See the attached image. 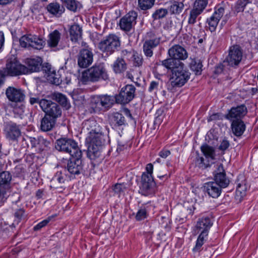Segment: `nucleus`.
Returning a JSON list of instances; mask_svg holds the SVG:
<instances>
[{
	"label": "nucleus",
	"mask_w": 258,
	"mask_h": 258,
	"mask_svg": "<svg viewBox=\"0 0 258 258\" xmlns=\"http://www.w3.org/2000/svg\"><path fill=\"white\" fill-rule=\"evenodd\" d=\"M12 175L8 171L0 172V198L7 199L12 188Z\"/></svg>",
	"instance_id": "nucleus-15"
},
{
	"label": "nucleus",
	"mask_w": 258,
	"mask_h": 258,
	"mask_svg": "<svg viewBox=\"0 0 258 258\" xmlns=\"http://www.w3.org/2000/svg\"><path fill=\"white\" fill-rule=\"evenodd\" d=\"M190 73L182 62L179 66L175 67L172 73L170 84L168 90L172 91L174 88L182 87L189 80Z\"/></svg>",
	"instance_id": "nucleus-4"
},
{
	"label": "nucleus",
	"mask_w": 258,
	"mask_h": 258,
	"mask_svg": "<svg viewBox=\"0 0 258 258\" xmlns=\"http://www.w3.org/2000/svg\"><path fill=\"white\" fill-rule=\"evenodd\" d=\"M6 95L10 101L15 102L24 101L25 97L23 90L13 87H9L6 89Z\"/></svg>",
	"instance_id": "nucleus-21"
},
{
	"label": "nucleus",
	"mask_w": 258,
	"mask_h": 258,
	"mask_svg": "<svg viewBox=\"0 0 258 258\" xmlns=\"http://www.w3.org/2000/svg\"><path fill=\"white\" fill-rule=\"evenodd\" d=\"M247 113L246 106L241 104L233 106L227 110L225 119L230 122V129L232 134L237 137L242 136L246 130V124L243 118Z\"/></svg>",
	"instance_id": "nucleus-1"
},
{
	"label": "nucleus",
	"mask_w": 258,
	"mask_h": 258,
	"mask_svg": "<svg viewBox=\"0 0 258 258\" xmlns=\"http://www.w3.org/2000/svg\"><path fill=\"white\" fill-rule=\"evenodd\" d=\"M41 68L42 71L45 72L47 75H49L53 71H51V65L48 63H44L43 64H41Z\"/></svg>",
	"instance_id": "nucleus-63"
},
{
	"label": "nucleus",
	"mask_w": 258,
	"mask_h": 258,
	"mask_svg": "<svg viewBox=\"0 0 258 258\" xmlns=\"http://www.w3.org/2000/svg\"><path fill=\"white\" fill-rule=\"evenodd\" d=\"M125 58L121 55V57H117L114 62L111 64L113 72L116 74H123L127 68V63L125 61Z\"/></svg>",
	"instance_id": "nucleus-26"
},
{
	"label": "nucleus",
	"mask_w": 258,
	"mask_h": 258,
	"mask_svg": "<svg viewBox=\"0 0 258 258\" xmlns=\"http://www.w3.org/2000/svg\"><path fill=\"white\" fill-rule=\"evenodd\" d=\"M104 135L89 134L86 141L89 145L87 151V157L92 161L100 162L103 159L101 150L105 145V140Z\"/></svg>",
	"instance_id": "nucleus-2"
},
{
	"label": "nucleus",
	"mask_w": 258,
	"mask_h": 258,
	"mask_svg": "<svg viewBox=\"0 0 258 258\" xmlns=\"http://www.w3.org/2000/svg\"><path fill=\"white\" fill-rule=\"evenodd\" d=\"M46 79L50 83L55 85H60L63 81L62 78L58 72L56 73L54 71L46 76Z\"/></svg>",
	"instance_id": "nucleus-38"
},
{
	"label": "nucleus",
	"mask_w": 258,
	"mask_h": 258,
	"mask_svg": "<svg viewBox=\"0 0 258 258\" xmlns=\"http://www.w3.org/2000/svg\"><path fill=\"white\" fill-rule=\"evenodd\" d=\"M208 4V0H196L193 4L192 10L202 14Z\"/></svg>",
	"instance_id": "nucleus-43"
},
{
	"label": "nucleus",
	"mask_w": 258,
	"mask_h": 258,
	"mask_svg": "<svg viewBox=\"0 0 258 258\" xmlns=\"http://www.w3.org/2000/svg\"><path fill=\"white\" fill-rule=\"evenodd\" d=\"M251 1L252 0H238L235 6V11L237 13L243 12L245 6L251 3Z\"/></svg>",
	"instance_id": "nucleus-50"
},
{
	"label": "nucleus",
	"mask_w": 258,
	"mask_h": 258,
	"mask_svg": "<svg viewBox=\"0 0 258 258\" xmlns=\"http://www.w3.org/2000/svg\"><path fill=\"white\" fill-rule=\"evenodd\" d=\"M225 116L226 114H223L221 112L214 113L208 117L207 121L209 122L213 121L223 120L224 118L225 119Z\"/></svg>",
	"instance_id": "nucleus-55"
},
{
	"label": "nucleus",
	"mask_w": 258,
	"mask_h": 258,
	"mask_svg": "<svg viewBox=\"0 0 258 258\" xmlns=\"http://www.w3.org/2000/svg\"><path fill=\"white\" fill-rule=\"evenodd\" d=\"M195 207L192 204H190L189 203H185L183 205V209L182 210V216L183 220L184 218L186 219H189L191 218L194 214Z\"/></svg>",
	"instance_id": "nucleus-34"
},
{
	"label": "nucleus",
	"mask_w": 258,
	"mask_h": 258,
	"mask_svg": "<svg viewBox=\"0 0 258 258\" xmlns=\"http://www.w3.org/2000/svg\"><path fill=\"white\" fill-rule=\"evenodd\" d=\"M121 46L120 38L114 34H109L98 43V48L106 55H110L119 50Z\"/></svg>",
	"instance_id": "nucleus-5"
},
{
	"label": "nucleus",
	"mask_w": 258,
	"mask_h": 258,
	"mask_svg": "<svg viewBox=\"0 0 258 258\" xmlns=\"http://www.w3.org/2000/svg\"><path fill=\"white\" fill-rule=\"evenodd\" d=\"M212 225L213 222L211 218L208 216H203L199 219L196 227L198 231V233H199L200 231L209 233V230Z\"/></svg>",
	"instance_id": "nucleus-27"
},
{
	"label": "nucleus",
	"mask_w": 258,
	"mask_h": 258,
	"mask_svg": "<svg viewBox=\"0 0 258 258\" xmlns=\"http://www.w3.org/2000/svg\"><path fill=\"white\" fill-rule=\"evenodd\" d=\"M93 135H104V133L103 132V128L98 124L97 122V125H95V127H94L93 128L91 129V131L89 132V134Z\"/></svg>",
	"instance_id": "nucleus-61"
},
{
	"label": "nucleus",
	"mask_w": 258,
	"mask_h": 258,
	"mask_svg": "<svg viewBox=\"0 0 258 258\" xmlns=\"http://www.w3.org/2000/svg\"><path fill=\"white\" fill-rule=\"evenodd\" d=\"M213 181L223 188L227 187L230 180L227 176L226 171L222 163H217L215 165V170L213 172Z\"/></svg>",
	"instance_id": "nucleus-14"
},
{
	"label": "nucleus",
	"mask_w": 258,
	"mask_h": 258,
	"mask_svg": "<svg viewBox=\"0 0 258 258\" xmlns=\"http://www.w3.org/2000/svg\"><path fill=\"white\" fill-rule=\"evenodd\" d=\"M56 122V120L44 115L41 120L40 130L43 132L50 131L54 127Z\"/></svg>",
	"instance_id": "nucleus-30"
},
{
	"label": "nucleus",
	"mask_w": 258,
	"mask_h": 258,
	"mask_svg": "<svg viewBox=\"0 0 258 258\" xmlns=\"http://www.w3.org/2000/svg\"><path fill=\"white\" fill-rule=\"evenodd\" d=\"M31 34H26L22 36L19 39L20 45L22 47L26 48L30 47Z\"/></svg>",
	"instance_id": "nucleus-51"
},
{
	"label": "nucleus",
	"mask_w": 258,
	"mask_h": 258,
	"mask_svg": "<svg viewBox=\"0 0 258 258\" xmlns=\"http://www.w3.org/2000/svg\"><path fill=\"white\" fill-rule=\"evenodd\" d=\"M46 9L50 14L56 17H60L65 11L64 7L57 2L49 4Z\"/></svg>",
	"instance_id": "nucleus-29"
},
{
	"label": "nucleus",
	"mask_w": 258,
	"mask_h": 258,
	"mask_svg": "<svg viewBox=\"0 0 258 258\" xmlns=\"http://www.w3.org/2000/svg\"><path fill=\"white\" fill-rule=\"evenodd\" d=\"M224 13V8L221 6H217L215 8V12L213 15L221 19Z\"/></svg>",
	"instance_id": "nucleus-59"
},
{
	"label": "nucleus",
	"mask_w": 258,
	"mask_h": 258,
	"mask_svg": "<svg viewBox=\"0 0 258 258\" xmlns=\"http://www.w3.org/2000/svg\"><path fill=\"white\" fill-rule=\"evenodd\" d=\"M66 174L62 171H57L50 180V188L57 189L58 192H62L65 189L62 184L66 180Z\"/></svg>",
	"instance_id": "nucleus-22"
},
{
	"label": "nucleus",
	"mask_w": 258,
	"mask_h": 258,
	"mask_svg": "<svg viewBox=\"0 0 258 258\" xmlns=\"http://www.w3.org/2000/svg\"><path fill=\"white\" fill-rule=\"evenodd\" d=\"M169 11L168 9L165 8H160L157 9L152 14V17L153 20H160L165 18Z\"/></svg>",
	"instance_id": "nucleus-44"
},
{
	"label": "nucleus",
	"mask_w": 258,
	"mask_h": 258,
	"mask_svg": "<svg viewBox=\"0 0 258 258\" xmlns=\"http://www.w3.org/2000/svg\"><path fill=\"white\" fill-rule=\"evenodd\" d=\"M220 20L213 15L207 19V23L208 24L209 28L211 32H214L216 30Z\"/></svg>",
	"instance_id": "nucleus-48"
},
{
	"label": "nucleus",
	"mask_w": 258,
	"mask_h": 258,
	"mask_svg": "<svg viewBox=\"0 0 258 258\" xmlns=\"http://www.w3.org/2000/svg\"><path fill=\"white\" fill-rule=\"evenodd\" d=\"M204 187L207 194L213 198H218L220 196L223 188L213 181L205 183Z\"/></svg>",
	"instance_id": "nucleus-24"
},
{
	"label": "nucleus",
	"mask_w": 258,
	"mask_h": 258,
	"mask_svg": "<svg viewBox=\"0 0 258 258\" xmlns=\"http://www.w3.org/2000/svg\"><path fill=\"white\" fill-rule=\"evenodd\" d=\"M138 5L142 10L151 9L154 5L155 0H138Z\"/></svg>",
	"instance_id": "nucleus-49"
},
{
	"label": "nucleus",
	"mask_w": 258,
	"mask_h": 258,
	"mask_svg": "<svg viewBox=\"0 0 258 258\" xmlns=\"http://www.w3.org/2000/svg\"><path fill=\"white\" fill-rule=\"evenodd\" d=\"M199 232L200 233L198 237L196 245L192 248L194 252H200L202 249L203 245L208 238L209 233L202 231H200Z\"/></svg>",
	"instance_id": "nucleus-33"
},
{
	"label": "nucleus",
	"mask_w": 258,
	"mask_h": 258,
	"mask_svg": "<svg viewBox=\"0 0 258 258\" xmlns=\"http://www.w3.org/2000/svg\"><path fill=\"white\" fill-rule=\"evenodd\" d=\"M27 67V73L24 74H28L32 72H37L40 70L42 64L41 59L39 57L38 58H27L26 62Z\"/></svg>",
	"instance_id": "nucleus-28"
},
{
	"label": "nucleus",
	"mask_w": 258,
	"mask_h": 258,
	"mask_svg": "<svg viewBox=\"0 0 258 258\" xmlns=\"http://www.w3.org/2000/svg\"><path fill=\"white\" fill-rule=\"evenodd\" d=\"M126 187L124 183H116L112 187L115 194L120 196V194L124 192Z\"/></svg>",
	"instance_id": "nucleus-57"
},
{
	"label": "nucleus",
	"mask_w": 258,
	"mask_h": 258,
	"mask_svg": "<svg viewBox=\"0 0 258 258\" xmlns=\"http://www.w3.org/2000/svg\"><path fill=\"white\" fill-rule=\"evenodd\" d=\"M160 62L161 65L167 69L171 70L172 72L175 67L179 66V64L182 63L180 61L176 60L172 57L161 61Z\"/></svg>",
	"instance_id": "nucleus-35"
},
{
	"label": "nucleus",
	"mask_w": 258,
	"mask_h": 258,
	"mask_svg": "<svg viewBox=\"0 0 258 258\" xmlns=\"http://www.w3.org/2000/svg\"><path fill=\"white\" fill-rule=\"evenodd\" d=\"M122 55L130 61H131L134 67H140L143 63V58L141 54L137 51H128L127 50H122Z\"/></svg>",
	"instance_id": "nucleus-23"
},
{
	"label": "nucleus",
	"mask_w": 258,
	"mask_h": 258,
	"mask_svg": "<svg viewBox=\"0 0 258 258\" xmlns=\"http://www.w3.org/2000/svg\"><path fill=\"white\" fill-rule=\"evenodd\" d=\"M224 63H219L217 65H216L215 67V70L214 71V74L215 75H219L223 73L225 70V66L224 64Z\"/></svg>",
	"instance_id": "nucleus-62"
},
{
	"label": "nucleus",
	"mask_w": 258,
	"mask_h": 258,
	"mask_svg": "<svg viewBox=\"0 0 258 258\" xmlns=\"http://www.w3.org/2000/svg\"><path fill=\"white\" fill-rule=\"evenodd\" d=\"M60 33L57 30H54L48 35L47 41L48 46L51 48L56 47L60 40Z\"/></svg>",
	"instance_id": "nucleus-31"
},
{
	"label": "nucleus",
	"mask_w": 258,
	"mask_h": 258,
	"mask_svg": "<svg viewBox=\"0 0 258 258\" xmlns=\"http://www.w3.org/2000/svg\"><path fill=\"white\" fill-rule=\"evenodd\" d=\"M169 57H173L176 60H184L188 57L186 50L179 44L173 45L168 51Z\"/></svg>",
	"instance_id": "nucleus-20"
},
{
	"label": "nucleus",
	"mask_w": 258,
	"mask_h": 258,
	"mask_svg": "<svg viewBox=\"0 0 258 258\" xmlns=\"http://www.w3.org/2000/svg\"><path fill=\"white\" fill-rule=\"evenodd\" d=\"M25 214V210L23 208L17 209L14 213V222L18 224L22 219Z\"/></svg>",
	"instance_id": "nucleus-56"
},
{
	"label": "nucleus",
	"mask_w": 258,
	"mask_h": 258,
	"mask_svg": "<svg viewBox=\"0 0 258 258\" xmlns=\"http://www.w3.org/2000/svg\"><path fill=\"white\" fill-rule=\"evenodd\" d=\"M147 36L149 39L143 44V51L146 56L151 57L153 54V49L160 43V38L152 31L147 33Z\"/></svg>",
	"instance_id": "nucleus-17"
},
{
	"label": "nucleus",
	"mask_w": 258,
	"mask_h": 258,
	"mask_svg": "<svg viewBox=\"0 0 258 258\" xmlns=\"http://www.w3.org/2000/svg\"><path fill=\"white\" fill-rule=\"evenodd\" d=\"M138 13L134 11H130L119 20V26L121 30L127 33L133 28L136 24Z\"/></svg>",
	"instance_id": "nucleus-16"
},
{
	"label": "nucleus",
	"mask_w": 258,
	"mask_h": 258,
	"mask_svg": "<svg viewBox=\"0 0 258 258\" xmlns=\"http://www.w3.org/2000/svg\"><path fill=\"white\" fill-rule=\"evenodd\" d=\"M237 187H236V194H242V192L244 193L247 189V185L246 183L245 179L242 175L238 176L236 180Z\"/></svg>",
	"instance_id": "nucleus-39"
},
{
	"label": "nucleus",
	"mask_w": 258,
	"mask_h": 258,
	"mask_svg": "<svg viewBox=\"0 0 258 258\" xmlns=\"http://www.w3.org/2000/svg\"><path fill=\"white\" fill-rule=\"evenodd\" d=\"M55 100L66 109H69L71 107L67 98L61 93H58L55 95Z\"/></svg>",
	"instance_id": "nucleus-45"
},
{
	"label": "nucleus",
	"mask_w": 258,
	"mask_h": 258,
	"mask_svg": "<svg viewBox=\"0 0 258 258\" xmlns=\"http://www.w3.org/2000/svg\"><path fill=\"white\" fill-rule=\"evenodd\" d=\"M109 79V76L104 63H95L82 74L81 81L86 85L88 82L95 83Z\"/></svg>",
	"instance_id": "nucleus-3"
},
{
	"label": "nucleus",
	"mask_w": 258,
	"mask_h": 258,
	"mask_svg": "<svg viewBox=\"0 0 258 258\" xmlns=\"http://www.w3.org/2000/svg\"><path fill=\"white\" fill-rule=\"evenodd\" d=\"M79 156L75 155L70 157L68 160L65 169L71 175H78L83 173L84 164L82 160V153L79 154Z\"/></svg>",
	"instance_id": "nucleus-13"
},
{
	"label": "nucleus",
	"mask_w": 258,
	"mask_h": 258,
	"mask_svg": "<svg viewBox=\"0 0 258 258\" xmlns=\"http://www.w3.org/2000/svg\"><path fill=\"white\" fill-rule=\"evenodd\" d=\"M55 147L59 151L69 153L70 157L77 154L79 156V154L82 153L78 143L71 138L64 137L57 139Z\"/></svg>",
	"instance_id": "nucleus-6"
},
{
	"label": "nucleus",
	"mask_w": 258,
	"mask_h": 258,
	"mask_svg": "<svg viewBox=\"0 0 258 258\" xmlns=\"http://www.w3.org/2000/svg\"><path fill=\"white\" fill-rule=\"evenodd\" d=\"M66 8L71 11L76 12L81 6L80 3L76 0H60Z\"/></svg>",
	"instance_id": "nucleus-40"
},
{
	"label": "nucleus",
	"mask_w": 258,
	"mask_h": 258,
	"mask_svg": "<svg viewBox=\"0 0 258 258\" xmlns=\"http://www.w3.org/2000/svg\"><path fill=\"white\" fill-rule=\"evenodd\" d=\"M145 204L143 205L138 210L135 219L137 221H141L146 219L148 216L147 210L145 206Z\"/></svg>",
	"instance_id": "nucleus-47"
},
{
	"label": "nucleus",
	"mask_w": 258,
	"mask_h": 258,
	"mask_svg": "<svg viewBox=\"0 0 258 258\" xmlns=\"http://www.w3.org/2000/svg\"><path fill=\"white\" fill-rule=\"evenodd\" d=\"M4 134L10 143H17L22 136L21 125L12 121L4 122Z\"/></svg>",
	"instance_id": "nucleus-8"
},
{
	"label": "nucleus",
	"mask_w": 258,
	"mask_h": 258,
	"mask_svg": "<svg viewBox=\"0 0 258 258\" xmlns=\"http://www.w3.org/2000/svg\"><path fill=\"white\" fill-rule=\"evenodd\" d=\"M69 33L70 40L73 43H78L82 38V28L78 24L71 25L69 28Z\"/></svg>",
	"instance_id": "nucleus-25"
},
{
	"label": "nucleus",
	"mask_w": 258,
	"mask_h": 258,
	"mask_svg": "<svg viewBox=\"0 0 258 258\" xmlns=\"http://www.w3.org/2000/svg\"><path fill=\"white\" fill-rule=\"evenodd\" d=\"M91 104L93 108L99 109L103 108L100 95L92 97L91 98Z\"/></svg>",
	"instance_id": "nucleus-52"
},
{
	"label": "nucleus",
	"mask_w": 258,
	"mask_h": 258,
	"mask_svg": "<svg viewBox=\"0 0 258 258\" xmlns=\"http://www.w3.org/2000/svg\"><path fill=\"white\" fill-rule=\"evenodd\" d=\"M127 145L125 142L118 140L117 141V147L116 149V151L117 152H120L122 151H123L127 148Z\"/></svg>",
	"instance_id": "nucleus-64"
},
{
	"label": "nucleus",
	"mask_w": 258,
	"mask_h": 258,
	"mask_svg": "<svg viewBox=\"0 0 258 258\" xmlns=\"http://www.w3.org/2000/svg\"><path fill=\"white\" fill-rule=\"evenodd\" d=\"M100 97L102 100L103 107L104 108L108 109L111 108L114 102H115V96H111L105 95H100Z\"/></svg>",
	"instance_id": "nucleus-41"
},
{
	"label": "nucleus",
	"mask_w": 258,
	"mask_h": 258,
	"mask_svg": "<svg viewBox=\"0 0 258 258\" xmlns=\"http://www.w3.org/2000/svg\"><path fill=\"white\" fill-rule=\"evenodd\" d=\"M109 124L111 127L118 132L123 130L126 125V120L122 114L116 112L112 113L109 117Z\"/></svg>",
	"instance_id": "nucleus-19"
},
{
	"label": "nucleus",
	"mask_w": 258,
	"mask_h": 258,
	"mask_svg": "<svg viewBox=\"0 0 258 258\" xmlns=\"http://www.w3.org/2000/svg\"><path fill=\"white\" fill-rule=\"evenodd\" d=\"M39 149L41 151L47 150L50 148L51 144V140H47L42 136L38 137Z\"/></svg>",
	"instance_id": "nucleus-46"
},
{
	"label": "nucleus",
	"mask_w": 258,
	"mask_h": 258,
	"mask_svg": "<svg viewBox=\"0 0 258 258\" xmlns=\"http://www.w3.org/2000/svg\"><path fill=\"white\" fill-rule=\"evenodd\" d=\"M93 60V53L89 48H83L80 50L78 55V64L81 68H87Z\"/></svg>",
	"instance_id": "nucleus-18"
},
{
	"label": "nucleus",
	"mask_w": 258,
	"mask_h": 258,
	"mask_svg": "<svg viewBox=\"0 0 258 258\" xmlns=\"http://www.w3.org/2000/svg\"><path fill=\"white\" fill-rule=\"evenodd\" d=\"M53 217H54V216H49L41 221L33 227V230L37 231L41 230L42 228L46 226Z\"/></svg>",
	"instance_id": "nucleus-53"
},
{
	"label": "nucleus",
	"mask_w": 258,
	"mask_h": 258,
	"mask_svg": "<svg viewBox=\"0 0 258 258\" xmlns=\"http://www.w3.org/2000/svg\"><path fill=\"white\" fill-rule=\"evenodd\" d=\"M201 14L191 9L189 12L188 19V24L189 25H194L197 22V18Z\"/></svg>",
	"instance_id": "nucleus-54"
},
{
	"label": "nucleus",
	"mask_w": 258,
	"mask_h": 258,
	"mask_svg": "<svg viewBox=\"0 0 258 258\" xmlns=\"http://www.w3.org/2000/svg\"><path fill=\"white\" fill-rule=\"evenodd\" d=\"M162 83V81L158 80L157 81H152L150 84L148 91L150 92L157 91L158 89L160 84Z\"/></svg>",
	"instance_id": "nucleus-58"
},
{
	"label": "nucleus",
	"mask_w": 258,
	"mask_h": 258,
	"mask_svg": "<svg viewBox=\"0 0 258 258\" xmlns=\"http://www.w3.org/2000/svg\"><path fill=\"white\" fill-rule=\"evenodd\" d=\"M157 184L153 176H147L142 174L139 184V193L147 197L153 195L157 190Z\"/></svg>",
	"instance_id": "nucleus-10"
},
{
	"label": "nucleus",
	"mask_w": 258,
	"mask_h": 258,
	"mask_svg": "<svg viewBox=\"0 0 258 258\" xmlns=\"http://www.w3.org/2000/svg\"><path fill=\"white\" fill-rule=\"evenodd\" d=\"M26 67L22 64L16 57H11L7 59L6 67L1 71H4L7 76H17L27 73Z\"/></svg>",
	"instance_id": "nucleus-9"
},
{
	"label": "nucleus",
	"mask_w": 258,
	"mask_h": 258,
	"mask_svg": "<svg viewBox=\"0 0 258 258\" xmlns=\"http://www.w3.org/2000/svg\"><path fill=\"white\" fill-rule=\"evenodd\" d=\"M203 64L202 61L199 59H192L190 64L189 68L196 76L201 75L203 71Z\"/></svg>",
	"instance_id": "nucleus-37"
},
{
	"label": "nucleus",
	"mask_w": 258,
	"mask_h": 258,
	"mask_svg": "<svg viewBox=\"0 0 258 258\" xmlns=\"http://www.w3.org/2000/svg\"><path fill=\"white\" fill-rule=\"evenodd\" d=\"M184 5L183 2L174 1L171 2V5L168 7V10L171 15H179L183 11Z\"/></svg>",
	"instance_id": "nucleus-32"
},
{
	"label": "nucleus",
	"mask_w": 258,
	"mask_h": 258,
	"mask_svg": "<svg viewBox=\"0 0 258 258\" xmlns=\"http://www.w3.org/2000/svg\"><path fill=\"white\" fill-rule=\"evenodd\" d=\"M97 125V121L94 119H88L86 120L84 124V127H86V128L88 130H90L91 131V129L93 128L94 127H95V125Z\"/></svg>",
	"instance_id": "nucleus-60"
},
{
	"label": "nucleus",
	"mask_w": 258,
	"mask_h": 258,
	"mask_svg": "<svg viewBox=\"0 0 258 258\" xmlns=\"http://www.w3.org/2000/svg\"><path fill=\"white\" fill-rule=\"evenodd\" d=\"M243 56V49L238 44L231 46L228 50V54L223 61L229 67L237 69L241 62Z\"/></svg>",
	"instance_id": "nucleus-7"
},
{
	"label": "nucleus",
	"mask_w": 258,
	"mask_h": 258,
	"mask_svg": "<svg viewBox=\"0 0 258 258\" xmlns=\"http://www.w3.org/2000/svg\"><path fill=\"white\" fill-rule=\"evenodd\" d=\"M201 150L206 158H215V150L212 147L205 144L201 147Z\"/></svg>",
	"instance_id": "nucleus-42"
},
{
	"label": "nucleus",
	"mask_w": 258,
	"mask_h": 258,
	"mask_svg": "<svg viewBox=\"0 0 258 258\" xmlns=\"http://www.w3.org/2000/svg\"><path fill=\"white\" fill-rule=\"evenodd\" d=\"M45 45V41L43 38L37 37L36 35H31L30 47L40 50L44 47Z\"/></svg>",
	"instance_id": "nucleus-36"
},
{
	"label": "nucleus",
	"mask_w": 258,
	"mask_h": 258,
	"mask_svg": "<svg viewBox=\"0 0 258 258\" xmlns=\"http://www.w3.org/2000/svg\"><path fill=\"white\" fill-rule=\"evenodd\" d=\"M136 90V87L132 84L124 86L119 93L115 95V102L122 105L129 103L135 98Z\"/></svg>",
	"instance_id": "nucleus-11"
},
{
	"label": "nucleus",
	"mask_w": 258,
	"mask_h": 258,
	"mask_svg": "<svg viewBox=\"0 0 258 258\" xmlns=\"http://www.w3.org/2000/svg\"><path fill=\"white\" fill-rule=\"evenodd\" d=\"M41 108L45 113V115L55 120L60 117L62 115L61 107L57 103L51 100L43 101L41 102Z\"/></svg>",
	"instance_id": "nucleus-12"
}]
</instances>
